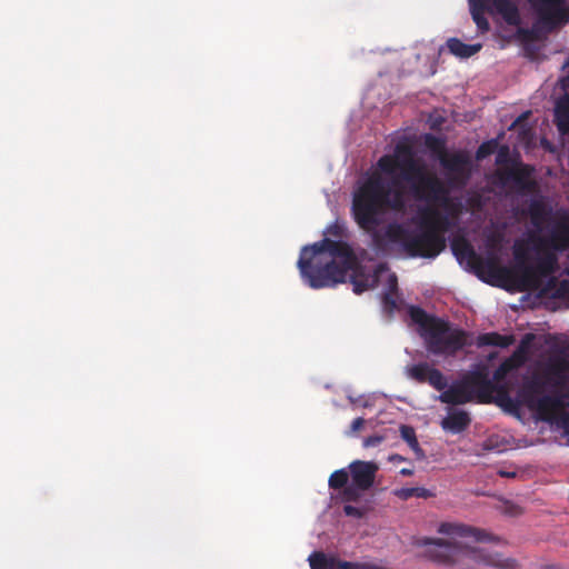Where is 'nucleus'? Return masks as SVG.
<instances>
[{"mask_svg": "<svg viewBox=\"0 0 569 569\" xmlns=\"http://www.w3.org/2000/svg\"><path fill=\"white\" fill-rule=\"evenodd\" d=\"M546 290H552L551 296L553 298H569V280L557 281L556 278H551L548 281Z\"/></svg>", "mask_w": 569, "mask_h": 569, "instance_id": "25", "label": "nucleus"}, {"mask_svg": "<svg viewBox=\"0 0 569 569\" xmlns=\"http://www.w3.org/2000/svg\"><path fill=\"white\" fill-rule=\"evenodd\" d=\"M400 475L401 476H405V477H410L413 475V469H410V468H402L400 470Z\"/></svg>", "mask_w": 569, "mask_h": 569, "instance_id": "40", "label": "nucleus"}, {"mask_svg": "<svg viewBox=\"0 0 569 569\" xmlns=\"http://www.w3.org/2000/svg\"><path fill=\"white\" fill-rule=\"evenodd\" d=\"M528 211L532 226L538 230H541L543 222H546L551 214V210L541 200H532Z\"/></svg>", "mask_w": 569, "mask_h": 569, "instance_id": "19", "label": "nucleus"}, {"mask_svg": "<svg viewBox=\"0 0 569 569\" xmlns=\"http://www.w3.org/2000/svg\"><path fill=\"white\" fill-rule=\"evenodd\" d=\"M567 366L559 360L548 366L543 372H535L526 378L518 390L517 398L521 405L536 412L545 422L569 430L568 395L559 392L566 382Z\"/></svg>", "mask_w": 569, "mask_h": 569, "instance_id": "5", "label": "nucleus"}, {"mask_svg": "<svg viewBox=\"0 0 569 569\" xmlns=\"http://www.w3.org/2000/svg\"><path fill=\"white\" fill-rule=\"evenodd\" d=\"M422 230L413 233L402 224L389 223L382 233L372 230V241L379 249L386 243L401 244L410 257L436 258L446 248L445 234L453 229L460 217L443 214L435 207H422L418 211Z\"/></svg>", "mask_w": 569, "mask_h": 569, "instance_id": "4", "label": "nucleus"}, {"mask_svg": "<svg viewBox=\"0 0 569 569\" xmlns=\"http://www.w3.org/2000/svg\"><path fill=\"white\" fill-rule=\"evenodd\" d=\"M542 569H560L557 566H545Z\"/></svg>", "mask_w": 569, "mask_h": 569, "instance_id": "42", "label": "nucleus"}, {"mask_svg": "<svg viewBox=\"0 0 569 569\" xmlns=\"http://www.w3.org/2000/svg\"><path fill=\"white\" fill-rule=\"evenodd\" d=\"M431 387H433L438 391H445L447 388V379L443 373L437 369L432 368L429 375L427 376V381Z\"/></svg>", "mask_w": 569, "mask_h": 569, "instance_id": "27", "label": "nucleus"}, {"mask_svg": "<svg viewBox=\"0 0 569 569\" xmlns=\"http://www.w3.org/2000/svg\"><path fill=\"white\" fill-rule=\"evenodd\" d=\"M438 532L451 538H419L416 545L426 547L425 555L439 565L452 569H471V562H481L498 569H519V563L513 558L489 553L459 540L469 538L475 542L491 540L490 535L483 530L466 525L442 522L438 527Z\"/></svg>", "mask_w": 569, "mask_h": 569, "instance_id": "3", "label": "nucleus"}, {"mask_svg": "<svg viewBox=\"0 0 569 569\" xmlns=\"http://www.w3.org/2000/svg\"><path fill=\"white\" fill-rule=\"evenodd\" d=\"M327 232L335 238H341L343 236V227L335 222L327 228Z\"/></svg>", "mask_w": 569, "mask_h": 569, "instance_id": "33", "label": "nucleus"}, {"mask_svg": "<svg viewBox=\"0 0 569 569\" xmlns=\"http://www.w3.org/2000/svg\"><path fill=\"white\" fill-rule=\"evenodd\" d=\"M365 425V419L359 417V418H356L352 423H351V431L352 432H357L359 431Z\"/></svg>", "mask_w": 569, "mask_h": 569, "instance_id": "37", "label": "nucleus"}, {"mask_svg": "<svg viewBox=\"0 0 569 569\" xmlns=\"http://www.w3.org/2000/svg\"><path fill=\"white\" fill-rule=\"evenodd\" d=\"M446 172L447 182L451 188L461 189L467 186L471 177L472 161L465 151L448 153L439 161Z\"/></svg>", "mask_w": 569, "mask_h": 569, "instance_id": "11", "label": "nucleus"}, {"mask_svg": "<svg viewBox=\"0 0 569 569\" xmlns=\"http://www.w3.org/2000/svg\"><path fill=\"white\" fill-rule=\"evenodd\" d=\"M451 248L457 259L466 260L468 266L478 276L485 271L490 274L500 273L502 276H510L511 273L509 269L498 266V258L493 253L487 257L478 254L472 244L465 238L453 240Z\"/></svg>", "mask_w": 569, "mask_h": 569, "instance_id": "10", "label": "nucleus"}, {"mask_svg": "<svg viewBox=\"0 0 569 569\" xmlns=\"http://www.w3.org/2000/svg\"><path fill=\"white\" fill-rule=\"evenodd\" d=\"M406 458H403L402 456L398 455V453H395V455H391L389 457V461H392V462H401V461H405Z\"/></svg>", "mask_w": 569, "mask_h": 569, "instance_id": "39", "label": "nucleus"}, {"mask_svg": "<svg viewBox=\"0 0 569 569\" xmlns=\"http://www.w3.org/2000/svg\"><path fill=\"white\" fill-rule=\"evenodd\" d=\"M401 180L409 183L410 193L426 207L443 209V214L460 217L463 203L450 197L449 189L435 173L428 172L413 154L412 148L397 143L391 154L377 161V169L359 183L352 196L351 213L365 231L375 230L387 210L402 212L406 209Z\"/></svg>", "mask_w": 569, "mask_h": 569, "instance_id": "1", "label": "nucleus"}, {"mask_svg": "<svg viewBox=\"0 0 569 569\" xmlns=\"http://www.w3.org/2000/svg\"><path fill=\"white\" fill-rule=\"evenodd\" d=\"M393 495L397 498L405 500V501L409 500L412 497L427 499V498H430L433 496V493L430 490L422 488V487L396 489L393 491Z\"/></svg>", "mask_w": 569, "mask_h": 569, "instance_id": "24", "label": "nucleus"}, {"mask_svg": "<svg viewBox=\"0 0 569 569\" xmlns=\"http://www.w3.org/2000/svg\"><path fill=\"white\" fill-rule=\"evenodd\" d=\"M409 316L415 323L419 325L426 348L432 355L455 356L468 345V332L452 328L441 318L429 316L420 307L411 306Z\"/></svg>", "mask_w": 569, "mask_h": 569, "instance_id": "7", "label": "nucleus"}, {"mask_svg": "<svg viewBox=\"0 0 569 569\" xmlns=\"http://www.w3.org/2000/svg\"><path fill=\"white\" fill-rule=\"evenodd\" d=\"M527 116H528V112L526 113H522L521 116H519L512 123L511 128H515L517 126H519L522 121H525L527 119Z\"/></svg>", "mask_w": 569, "mask_h": 569, "instance_id": "38", "label": "nucleus"}, {"mask_svg": "<svg viewBox=\"0 0 569 569\" xmlns=\"http://www.w3.org/2000/svg\"><path fill=\"white\" fill-rule=\"evenodd\" d=\"M498 473H499V476L505 477V478H513L516 476V472H508V471H502V470H500Z\"/></svg>", "mask_w": 569, "mask_h": 569, "instance_id": "41", "label": "nucleus"}, {"mask_svg": "<svg viewBox=\"0 0 569 569\" xmlns=\"http://www.w3.org/2000/svg\"><path fill=\"white\" fill-rule=\"evenodd\" d=\"M493 381L485 369L468 371L439 396L448 405L491 403Z\"/></svg>", "mask_w": 569, "mask_h": 569, "instance_id": "8", "label": "nucleus"}, {"mask_svg": "<svg viewBox=\"0 0 569 569\" xmlns=\"http://www.w3.org/2000/svg\"><path fill=\"white\" fill-rule=\"evenodd\" d=\"M471 422L469 413L465 410H450L448 416L441 421V427L446 431L460 433L465 431Z\"/></svg>", "mask_w": 569, "mask_h": 569, "instance_id": "15", "label": "nucleus"}, {"mask_svg": "<svg viewBox=\"0 0 569 569\" xmlns=\"http://www.w3.org/2000/svg\"><path fill=\"white\" fill-rule=\"evenodd\" d=\"M567 273L569 274V266H568V269H567Z\"/></svg>", "mask_w": 569, "mask_h": 569, "instance_id": "43", "label": "nucleus"}, {"mask_svg": "<svg viewBox=\"0 0 569 569\" xmlns=\"http://www.w3.org/2000/svg\"><path fill=\"white\" fill-rule=\"evenodd\" d=\"M470 13L480 32L489 31L490 24L485 13L499 14L509 26L521 22L519 9L511 0H469Z\"/></svg>", "mask_w": 569, "mask_h": 569, "instance_id": "9", "label": "nucleus"}, {"mask_svg": "<svg viewBox=\"0 0 569 569\" xmlns=\"http://www.w3.org/2000/svg\"><path fill=\"white\" fill-rule=\"evenodd\" d=\"M536 263H528V249L519 242L513 246L515 271L520 273L525 288L532 287L539 277H549L558 270V252L569 249V210H559L547 236H531Z\"/></svg>", "mask_w": 569, "mask_h": 569, "instance_id": "6", "label": "nucleus"}, {"mask_svg": "<svg viewBox=\"0 0 569 569\" xmlns=\"http://www.w3.org/2000/svg\"><path fill=\"white\" fill-rule=\"evenodd\" d=\"M310 569H368L369 565L339 560L323 551H313L308 557Z\"/></svg>", "mask_w": 569, "mask_h": 569, "instance_id": "14", "label": "nucleus"}, {"mask_svg": "<svg viewBox=\"0 0 569 569\" xmlns=\"http://www.w3.org/2000/svg\"><path fill=\"white\" fill-rule=\"evenodd\" d=\"M538 14L540 22L550 30L569 22V7L566 0H528Z\"/></svg>", "mask_w": 569, "mask_h": 569, "instance_id": "12", "label": "nucleus"}, {"mask_svg": "<svg viewBox=\"0 0 569 569\" xmlns=\"http://www.w3.org/2000/svg\"><path fill=\"white\" fill-rule=\"evenodd\" d=\"M431 369H432V367H430L427 362H421V363L412 366L409 369V376L413 380H416L420 383H423L427 381V376L429 375Z\"/></svg>", "mask_w": 569, "mask_h": 569, "instance_id": "29", "label": "nucleus"}, {"mask_svg": "<svg viewBox=\"0 0 569 569\" xmlns=\"http://www.w3.org/2000/svg\"><path fill=\"white\" fill-rule=\"evenodd\" d=\"M496 146H497V143L493 140L482 142L479 146V148L477 149V152H476L477 159L482 160V159L487 158L488 156H490L491 153H493Z\"/></svg>", "mask_w": 569, "mask_h": 569, "instance_id": "31", "label": "nucleus"}, {"mask_svg": "<svg viewBox=\"0 0 569 569\" xmlns=\"http://www.w3.org/2000/svg\"><path fill=\"white\" fill-rule=\"evenodd\" d=\"M378 469L373 461L355 460L349 465L352 482L365 490L373 486Z\"/></svg>", "mask_w": 569, "mask_h": 569, "instance_id": "13", "label": "nucleus"}, {"mask_svg": "<svg viewBox=\"0 0 569 569\" xmlns=\"http://www.w3.org/2000/svg\"><path fill=\"white\" fill-rule=\"evenodd\" d=\"M447 48L459 58H469L479 52L482 46L480 43L467 44L458 38H450L447 40Z\"/></svg>", "mask_w": 569, "mask_h": 569, "instance_id": "21", "label": "nucleus"}, {"mask_svg": "<svg viewBox=\"0 0 569 569\" xmlns=\"http://www.w3.org/2000/svg\"><path fill=\"white\" fill-rule=\"evenodd\" d=\"M399 430L401 438L408 443L409 448L415 452L416 458L419 460L423 459L426 455L418 442L413 427L408 425H401Z\"/></svg>", "mask_w": 569, "mask_h": 569, "instance_id": "22", "label": "nucleus"}, {"mask_svg": "<svg viewBox=\"0 0 569 569\" xmlns=\"http://www.w3.org/2000/svg\"><path fill=\"white\" fill-rule=\"evenodd\" d=\"M555 123L560 134H569V94H565L556 102Z\"/></svg>", "mask_w": 569, "mask_h": 569, "instance_id": "16", "label": "nucleus"}, {"mask_svg": "<svg viewBox=\"0 0 569 569\" xmlns=\"http://www.w3.org/2000/svg\"><path fill=\"white\" fill-rule=\"evenodd\" d=\"M508 154L509 148L506 146L501 147L497 156V163H502L503 161H506Z\"/></svg>", "mask_w": 569, "mask_h": 569, "instance_id": "36", "label": "nucleus"}, {"mask_svg": "<svg viewBox=\"0 0 569 569\" xmlns=\"http://www.w3.org/2000/svg\"><path fill=\"white\" fill-rule=\"evenodd\" d=\"M515 342L512 335H500L499 332H486L477 337L476 345L478 348L492 346L499 348H508Z\"/></svg>", "mask_w": 569, "mask_h": 569, "instance_id": "17", "label": "nucleus"}, {"mask_svg": "<svg viewBox=\"0 0 569 569\" xmlns=\"http://www.w3.org/2000/svg\"><path fill=\"white\" fill-rule=\"evenodd\" d=\"M507 369L505 366H500L493 373V380L499 382L506 375ZM492 402L496 401L498 405H511L512 399L509 396L508 389L499 383L493 382V389H492Z\"/></svg>", "mask_w": 569, "mask_h": 569, "instance_id": "18", "label": "nucleus"}, {"mask_svg": "<svg viewBox=\"0 0 569 569\" xmlns=\"http://www.w3.org/2000/svg\"><path fill=\"white\" fill-rule=\"evenodd\" d=\"M425 144L438 159V161H440L441 158L449 153L446 148V140L440 137H436L429 133L425 138Z\"/></svg>", "mask_w": 569, "mask_h": 569, "instance_id": "23", "label": "nucleus"}, {"mask_svg": "<svg viewBox=\"0 0 569 569\" xmlns=\"http://www.w3.org/2000/svg\"><path fill=\"white\" fill-rule=\"evenodd\" d=\"M531 170L528 167L511 168L505 172V179L511 180L520 190H530L533 182L529 180Z\"/></svg>", "mask_w": 569, "mask_h": 569, "instance_id": "20", "label": "nucleus"}, {"mask_svg": "<svg viewBox=\"0 0 569 569\" xmlns=\"http://www.w3.org/2000/svg\"><path fill=\"white\" fill-rule=\"evenodd\" d=\"M387 287L388 288L386 292L398 293V278L395 273H391L388 277Z\"/></svg>", "mask_w": 569, "mask_h": 569, "instance_id": "35", "label": "nucleus"}, {"mask_svg": "<svg viewBox=\"0 0 569 569\" xmlns=\"http://www.w3.org/2000/svg\"><path fill=\"white\" fill-rule=\"evenodd\" d=\"M343 512L346 516L348 517H352V518H356V519H361L366 516L367 513V508L366 507H356V506H352V505H345L343 506Z\"/></svg>", "mask_w": 569, "mask_h": 569, "instance_id": "32", "label": "nucleus"}, {"mask_svg": "<svg viewBox=\"0 0 569 569\" xmlns=\"http://www.w3.org/2000/svg\"><path fill=\"white\" fill-rule=\"evenodd\" d=\"M383 439L385 438L382 436H378V435L370 436L363 440V446L366 448L376 447V446L380 445L383 441Z\"/></svg>", "mask_w": 569, "mask_h": 569, "instance_id": "34", "label": "nucleus"}, {"mask_svg": "<svg viewBox=\"0 0 569 569\" xmlns=\"http://www.w3.org/2000/svg\"><path fill=\"white\" fill-rule=\"evenodd\" d=\"M349 473L346 469H339L333 471L328 480V485L330 489L333 490H343L348 486Z\"/></svg>", "mask_w": 569, "mask_h": 569, "instance_id": "26", "label": "nucleus"}, {"mask_svg": "<svg viewBox=\"0 0 569 569\" xmlns=\"http://www.w3.org/2000/svg\"><path fill=\"white\" fill-rule=\"evenodd\" d=\"M366 490L362 488H358L357 485L351 482V485H348L341 492H340V499L343 502H357L360 500L362 492Z\"/></svg>", "mask_w": 569, "mask_h": 569, "instance_id": "28", "label": "nucleus"}, {"mask_svg": "<svg viewBox=\"0 0 569 569\" xmlns=\"http://www.w3.org/2000/svg\"><path fill=\"white\" fill-rule=\"evenodd\" d=\"M396 296L397 293L392 292H383L382 295L383 310L389 315H392L399 308Z\"/></svg>", "mask_w": 569, "mask_h": 569, "instance_id": "30", "label": "nucleus"}, {"mask_svg": "<svg viewBox=\"0 0 569 569\" xmlns=\"http://www.w3.org/2000/svg\"><path fill=\"white\" fill-rule=\"evenodd\" d=\"M297 266L301 279L312 289L335 287L345 282L348 272L352 271L350 282L356 295L377 287L385 269L383 264H378L373 272L366 273L347 242L329 238L303 247Z\"/></svg>", "mask_w": 569, "mask_h": 569, "instance_id": "2", "label": "nucleus"}]
</instances>
